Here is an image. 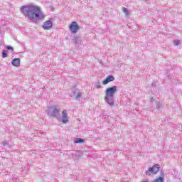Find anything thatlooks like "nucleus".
Here are the masks:
<instances>
[{"label": "nucleus", "instance_id": "nucleus-1", "mask_svg": "<svg viewBox=\"0 0 182 182\" xmlns=\"http://www.w3.org/2000/svg\"><path fill=\"white\" fill-rule=\"evenodd\" d=\"M21 12L31 22H36L43 19L45 16L42 14L41 9L34 5L23 6L21 9Z\"/></svg>", "mask_w": 182, "mask_h": 182}, {"label": "nucleus", "instance_id": "nucleus-2", "mask_svg": "<svg viewBox=\"0 0 182 182\" xmlns=\"http://www.w3.org/2000/svg\"><path fill=\"white\" fill-rule=\"evenodd\" d=\"M117 92V86L114 85L112 87H108L105 91V96L104 97V100L107 105H109L110 107H113L114 106V95Z\"/></svg>", "mask_w": 182, "mask_h": 182}, {"label": "nucleus", "instance_id": "nucleus-3", "mask_svg": "<svg viewBox=\"0 0 182 182\" xmlns=\"http://www.w3.org/2000/svg\"><path fill=\"white\" fill-rule=\"evenodd\" d=\"M60 113V109H59L56 106H51L48 107V114L50 117H55L59 120V114Z\"/></svg>", "mask_w": 182, "mask_h": 182}, {"label": "nucleus", "instance_id": "nucleus-4", "mask_svg": "<svg viewBox=\"0 0 182 182\" xmlns=\"http://www.w3.org/2000/svg\"><path fill=\"white\" fill-rule=\"evenodd\" d=\"M159 170H160V165L156 164L152 167L149 168V169L146 171L145 174L146 176H150L151 173L153 174H157L159 173Z\"/></svg>", "mask_w": 182, "mask_h": 182}, {"label": "nucleus", "instance_id": "nucleus-5", "mask_svg": "<svg viewBox=\"0 0 182 182\" xmlns=\"http://www.w3.org/2000/svg\"><path fill=\"white\" fill-rule=\"evenodd\" d=\"M69 28L71 33H76L79 31V25L76 21H73Z\"/></svg>", "mask_w": 182, "mask_h": 182}, {"label": "nucleus", "instance_id": "nucleus-6", "mask_svg": "<svg viewBox=\"0 0 182 182\" xmlns=\"http://www.w3.org/2000/svg\"><path fill=\"white\" fill-rule=\"evenodd\" d=\"M52 26H53V23H52V21L48 20L43 24V28L46 31H49V29H52Z\"/></svg>", "mask_w": 182, "mask_h": 182}, {"label": "nucleus", "instance_id": "nucleus-7", "mask_svg": "<svg viewBox=\"0 0 182 182\" xmlns=\"http://www.w3.org/2000/svg\"><path fill=\"white\" fill-rule=\"evenodd\" d=\"M62 122L64 124L68 123V122H69L68 119V111H66V109H63V111L62 112Z\"/></svg>", "mask_w": 182, "mask_h": 182}, {"label": "nucleus", "instance_id": "nucleus-8", "mask_svg": "<svg viewBox=\"0 0 182 182\" xmlns=\"http://www.w3.org/2000/svg\"><path fill=\"white\" fill-rule=\"evenodd\" d=\"M114 80V77L113 75L108 76L104 81L103 85H107V83H109V82H113Z\"/></svg>", "mask_w": 182, "mask_h": 182}, {"label": "nucleus", "instance_id": "nucleus-9", "mask_svg": "<svg viewBox=\"0 0 182 182\" xmlns=\"http://www.w3.org/2000/svg\"><path fill=\"white\" fill-rule=\"evenodd\" d=\"M13 66L18 67L21 65V59L20 58H14L11 62Z\"/></svg>", "mask_w": 182, "mask_h": 182}, {"label": "nucleus", "instance_id": "nucleus-10", "mask_svg": "<svg viewBox=\"0 0 182 182\" xmlns=\"http://www.w3.org/2000/svg\"><path fill=\"white\" fill-rule=\"evenodd\" d=\"M74 95L75 96V100L80 101V98L82 97V92H78L76 93V92H74Z\"/></svg>", "mask_w": 182, "mask_h": 182}, {"label": "nucleus", "instance_id": "nucleus-11", "mask_svg": "<svg viewBox=\"0 0 182 182\" xmlns=\"http://www.w3.org/2000/svg\"><path fill=\"white\" fill-rule=\"evenodd\" d=\"M74 143H77V144L85 143V139L82 138H77L74 139Z\"/></svg>", "mask_w": 182, "mask_h": 182}, {"label": "nucleus", "instance_id": "nucleus-12", "mask_svg": "<svg viewBox=\"0 0 182 182\" xmlns=\"http://www.w3.org/2000/svg\"><path fill=\"white\" fill-rule=\"evenodd\" d=\"M122 12H124V14H125L126 16H129L130 15V12L126 7L122 8Z\"/></svg>", "mask_w": 182, "mask_h": 182}, {"label": "nucleus", "instance_id": "nucleus-13", "mask_svg": "<svg viewBox=\"0 0 182 182\" xmlns=\"http://www.w3.org/2000/svg\"><path fill=\"white\" fill-rule=\"evenodd\" d=\"M8 56V50H4L2 52V58H7Z\"/></svg>", "mask_w": 182, "mask_h": 182}, {"label": "nucleus", "instance_id": "nucleus-14", "mask_svg": "<svg viewBox=\"0 0 182 182\" xmlns=\"http://www.w3.org/2000/svg\"><path fill=\"white\" fill-rule=\"evenodd\" d=\"M95 87H96V89H102V84H100V82H96Z\"/></svg>", "mask_w": 182, "mask_h": 182}, {"label": "nucleus", "instance_id": "nucleus-15", "mask_svg": "<svg viewBox=\"0 0 182 182\" xmlns=\"http://www.w3.org/2000/svg\"><path fill=\"white\" fill-rule=\"evenodd\" d=\"M154 182H164V178H158Z\"/></svg>", "mask_w": 182, "mask_h": 182}, {"label": "nucleus", "instance_id": "nucleus-16", "mask_svg": "<svg viewBox=\"0 0 182 182\" xmlns=\"http://www.w3.org/2000/svg\"><path fill=\"white\" fill-rule=\"evenodd\" d=\"M180 40H175L173 41V45L174 46H178V45H180Z\"/></svg>", "mask_w": 182, "mask_h": 182}, {"label": "nucleus", "instance_id": "nucleus-17", "mask_svg": "<svg viewBox=\"0 0 182 182\" xmlns=\"http://www.w3.org/2000/svg\"><path fill=\"white\" fill-rule=\"evenodd\" d=\"M79 42H80V38H79V37H75V43H79Z\"/></svg>", "mask_w": 182, "mask_h": 182}, {"label": "nucleus", "instance_id": "nucleus-18", "mask_svg": "<svg viewBox=\"0 0 182 182\" xmlns=\"http://www.w3.org/2000/svg\"><path fill=\"white\" fill-rule=\"evenodd\" d=\"M159 178H164V171H160V176H159Z\"/></svg>", "mask_w": 182, "mask_h": 182}, {"label": "nucleus", "instance_id": "nucleus-19", "mask_svg": "<svg viewBox=\"0 0 182 182\" xmlns=\"http://www.w3.org/2000/svg\"><path fill=\"white\" fill-rule=\"evenodd\" d=\"M6 49H7V50H12V52L14 50V48L12 46H6Z\"/></svg>", "mask_w": 182, "mask_h": 182}, {"label": "nucleus", "instance_id": "nucleus-20", "mask_svg": "<svg viewBox=\"0 0 182 182\" xmlns=\"http://www.w3.org/2000/svg\"><path fill=\"white\" fill-rule=\"evenodd\" d=\"M76 153H77V154H76V156H82V151H77Z\"/></svg>", "mask_w": 182, "mask_h": 182}, {"label": "nucleus", "instance_id": "nucleus-21", "mask_svg": "<svg viewBox=\"0 0 182 182\" xmlns=\"http://www.w3.org/2000/svg\"><path fill=\"white\" fill-rule=\"evenodd\" d=\"M2 144H3V146H6V145L9 144V142L4 141L2 142Z\"/></svg>", "mask_w": 182, "mask_h": 182}, {"label": "nucleus", "instance_id": "nucleus-22", "mask_svg": "<svg viewBox=\"0 0 182 182\" xmlns=\"http://www.w3.org/2000/svg\"><path fill=\"white\" fill-rule=\"evenodd\" d=\"M157 107H158V109H160V104L157 105Z\"/></svg>", "mask_w": 182, "mask_h": 182}, {"label": "nucleus", "instance_id": "nucleus-23", "mask_svg": "<svg viewBox=\"0 0 182 182\" xmlns=\"http://www.w3.org/2000/svg\"><path fill=\"white\" fill-rule=\"evenodd\" d=\"M153 100H153V98H151V102H153Z\"/></svg>", "mask_w": 182, "mask_h": 182}]
</instances>
